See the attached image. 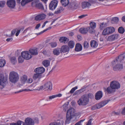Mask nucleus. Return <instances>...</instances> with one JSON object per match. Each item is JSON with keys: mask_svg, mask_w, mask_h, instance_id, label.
<instances>
[{"mask_svg": "<svg viewBox=\"0 0 125 125\" xmlns=\"http://www.w3.org/2000/svg\"><path fill=\"white\" fill-rule=\"evenodd\" d=\"M75 112V110L73 108H70L67 110L66 114L65 124H69L70 122L71 119L74 116L77 115V113Z\"/></svg>", "mask_w": 125, "mask_h": 125, "instance_id": "obj_1", "label": "nucleus"}, {"mask_svg": "<svg viewBox=\"0 0 125 125\" xmlns=\"http://www.w3.org/2000/svg\"><path fill=\"white\" fill-rule=\"evenodd\" d=\"M89 101V99L87 97L86 94H85L81 96L77 103L79 105L85 106L88 103Z\"/></svg>", "mask_w": 125, "mask_h": 125, "instance_id": "obj_2", "label": "nucleus"}, {"mask_svg": "<svg viewBox=\"0 0 125 125\" xmlns=\"http://www.w3.org/2000/svg\"><path fill=\"white\" fill-rule=\"evenodd\" d=\"M9 78L10 82L12 83H16L19 80L18 74L15 72H11L10 73Z\"/></svg>", "mask_w": 125, "mask_h": 125, "instance_id": "obj_3", "label": "nucleus"}, {"mask_svg": "<svg viewBox=\"0 0 125 125\" xmlns=\"http://www.w3.org/2000/svg\"><path fill=\"white\" fill-rule=\"evenodd\" d=\"M110 101V100H107L103 101L98 104H95L92 107L91 109L95 110L99 109L106 104Z\"/></svg>", "mask_w": 125, "mask_h": 125, "instance_id": "obj_4", "label": "nucleus"}, {"mask_svg": "<svg viewBox=\"0 0 125 125\" xmlns=\"http://www.w3.org/2000/svg\"><path fill=\"white\" fill-rule=\"evenodd\" d=\"M115 31V29L113 27H109L105 29L103 31L102 34L104 36L109 35Z\"/></svg>", "mask_w": 125, "mask_h": 125, "instance_id": "obj_5", "label": "nucleus"}, {"mask_svg": "<svg viewBox=\"0 0 125 125\" xmlns=\"http://www.w3.org/2000/svg\"><path fill=\"white\" fill-rule=\"evenodd\" d=\"M7 78L5 77L4 75L2 73H0V85L3 88L6 86L8 83Z\"/></svg>", "mask_w": 125, "mask_h": 125, "instance_id": "obj_6", "label": "nucleus"}, {"mask_svg": "<svg viewBox=\"0 0 125 125\" xmlns=\"http://www.w3.org/2000/svg\"><path fill=\"white\" fill-rule=\"evenodd\" d=\"M31 5L33 7L42 10H44V8L42 4L40 2L39 0H34L31 3Z\"/></svg>", "mask_w": 125, "mask_h": 125, "instance_id": "obj_7", "label": "nucleus"}, {"mask_svg": "<svg viewBox=\"0 0 125 125\" xmlns=\"http://www.w3.org/2000/svg\"><path fill=\"white\" fill-rule=\"evenodd\" d=\"M110 86L112 89H117L120 87V85L118 82L114 81L111 82Z\"/></svg>", "mask_w": 125, "mask_h": 125, "instance_id": "obj_8", "label": "nucleus"}, {"mask_svg": "<svg viewBox=\"0 0 125 125\" xmlns=\"http://www.w3.org/2000/svg\"><path fill=\"white\" fill-rule=\"evenodd\" d=\"M58 2V1L56 0L52 1L49 5L50 9L52 10H55L57 5Z\"/></svg>", "mask_w": 125, "mask_h": 125, "instance_id": "obj_9", "label": "nucleus"}, {"mask_svg": "<svg viewBox=\"0 0 125 125\" xmlns=\"http://www.w3.org/2000/svg\"><path fill=\"white\" fill-rule=\"evenodd\" d=\"M21 55L23 58L28 60L31 58L32 56L29 54V52L27 51H23L21 53Z\"/></svg>", "mask_w": 125, "mask_h": 125, "instance_id": "obj_10", "label": "nucleus"}, {"mask_svg": "<svg viewBox=\"0 0 125 125\" xmlns=\"http://www.w3.org/2000/svg\"><path fill=\"white\" fill-rule=\"evenodd\" d=\"M7 5L10 9H14L16 5L15 1V0H8L7 2Z\"/></svg>", "mask_w": 125, "mask_h": 125, "instance_id": "obj_11", "label": "nucleus"}, {"mask_svg": "<svg viewBox=\"0 0 125 125\" xmlns=\"http://www.w3.org/2000/svg\"><path fill=\"white\" fill-rule=\"evenodd\" d=\"M125 57V56L123 55H120L117 58H116L115 60H114L112 62V64L113 66L117 62L118 63L121 62L123 60H124Z\"/></svg>", "mask_w": 125, "mask_h": 125, "instance_id": "obj_12", "label": "nucleus"}, {"mask_svg": "<svg viewBox=\"0 0 125 125\" xmlns=\"http://www.w3.org/2000/svg\"><path fill=\"white\" fill-rule=\"evenodd\" d=\"M52 85L51 83L49 81L45 83L43 85L44 89H47L51 90L52 89Z\"/></svg>", "mask_w": 125, "mask_h": 125, "instance_id": "obj_13", "label": "nucleus"}, {"mask_svg": "<svg viewBox=\"0 0 125 125\" xmlns=\"http://www.w3.org/2000/svg\"><path fill=\"white\" fill-rule=\"evenodd\" d=\"M45 69L42 67H38L36 68L34 70V72L36 73H38L41 75V74L43 73L45 71Z\"/></svg>", "mask_w": 125, "mask_h": 125, "instance_id": "obj_14", "label": "nucleus"}, {"mask_svg": "<svg viewBox=\"0 0 125 125\" xmlns=\"http://www.w3.org/2000/svg\"><path fill=\"white\" fill-rule=\"evenodd\" d=\"M69 50V47L67 45H63L60 48V52L61 53L66 52H68Z\"/></svg>", "mask_w": 125, "mask_h": 125, "instance_id": "obj_15", "label": "nucleus"}, {"mask_svg": "<svg viewBox=\"0 0 125 125\" xmlns=\"http://www.w3.org/2000/svg\"><path fill=\"white\" fill-rule=\"evenodd\" d=\"M103 93L101 91H99L95 94V99L97 100L100 99L102 97Z\"/></svg>", "mask_w": 125, "mask_h": 125, "instance_id": "obj_16", "label": "nucleus"}, {"mask_svg": "<svg viewBox=\"0 0 125 125\" xmlns=\"http://www.w3.org/2000/svg\"><path fill=\"white\" fill-rule=\"evenodd\" d=\"M118 34H115L109 36L108 38V40L109 41H112L116 39L118 37Z\"/></svg>", "mask_w": 125, "mask_h": 125, "instance_id": "obj_17", "label": "nucleus"}, {"mask_svg": "<svg viewBox=\"0 0 125 125\" xmlns=\"http://www.w3.org/2000/svg\"><path fill=\"white\" fill-rule=\"evenodd\" d=\"M25 122L27 125H34V123L33 120L30 118H26L25 120Z\"/></svg>", "mask_w": 125, "mask_h": 125, "instance_id": "obj_18", "label": "nucleus"}, {"mask_svg": "<svg viewBox=\"0 0 125 125\" xmlns=\"http://www.w3.org/2000/svg\"><path fill=\"white\" fill-rule=\"evenodd\" d=\"M90 29L89 27H87L86 28H82L79 30V32L83 34H86L88 32V29Z\"/></svg>", "mask_w": 125, "mask_h": 125, "instance_id": "obj_19", "label": "nucleus"}, {"mask_svg": "<svg viewBox=\"0 0 125 125\" xmlns=\"http://www.w3.org/2000/svg\"><path fill=\"white\" fill-rule=\"evenodd\" d=\"M29 51L31 55H36L38 54L37 48L31 49Z\"/></svg>", "mask_w": 125, "mask_h": 125, "instance_id": "obj_20", "label": "nucleus"}, {"mask_svg": "<svg viewBox=\"0 0 125 125\" xmlns=\"http://www.w3.org/2000/svg\"><path fill=\"white\" fill-rule=\"evenodd\" d=\"M123 66L122 64H116L113 67V70L115 71L123 69Z\"/></svg>", "mask_w": 125, "mask_h": 125, "instance_id": "obj_21", "label": "nucleus"}, {"mask_svg": "<svg viewBox=\"0 0 125 125\" xmlns=\"http://www.w3.org/2000/svg\"><path fill=\"white\" fill-rule=\"evenodd\" d=\"M82 47L81 44L79 43H77L76 44L75 50L77 52L80 51L82 50Z\"/></svg>", "mask_w": 125, "mask_h": 125, "instance_id": "obj_22", "label": "nucleus"}, {"mask_svg": "<svg viewBox=\"0 0 125 125\" xmlns=\"http://www.w3.org/2000/svg\"><path fill=\"white\" fill-rule=\"evenodd\" d=\"M91 5V4L87 2L84 1L82 3V6L83 9L88 7Z\"/></svg>", "mask_w": 125, "mask_h": 125, "instance_id": "obj_23", "label": "nucleus"}, {"mask_svg": "<svg viewBox=\"0 0 125 125\" xmlns=\"http://www.w3.org/2000/svg\"><path fill=\"white\" fill-rule=\"evenodd\" d=\"M50 61L48 60H45L42 61V63L43 65L45 67H47L50 65Z\"/></svg>", "mask_w": 125, "mask_h": 125, "instance_id": "obj_24", "label": "nucleus"}, {"mask_svg": "<svg viewBox=\"0 0 125 125\" xmlns=\"http://www.w3.org/2000/svg\"><path fill=\"white\" fill-rule=\"evenodd\" d=\"M60 48H56L53 49V53L54 55L57 56L60 53Z\"/></svg>", "mask_w": 125, "mask_h": 125, "instance_id": "obj_25", "label": "nucleus"}, {"mask_svg": "<svg viewBox=\"0 0 125 125\" xmlns=\"http://www.w3.org/2000/svg\"><path fill=\"white\" fill-rule=\"evenodd\" d=\"M98 45L97 42L95 40H93L90 42V45L91 47L93 48L96 47Z\"/></svg>", "mask_w": 125, "mask_h": 125, "instance_id": "obj_26", "label": "nucleus"}, {"mask_svg": "<svg viewBox=\"0 0 125 125\" xmlns=\"http://www.w3.org/2000/svg\"><path fill=\"white\" fill-rule=\"evenodd\" d=\"M33 0H22L21 4L22 6H24L27 3L33 1Z\"/></svg>", "mask_w": 125, "mask_h": 125, "instance_id": "obj_27", "label": "nucleus"}, {"mask_svg": "<svg viewBox=\"0 0 125 125\" xmlns=\"http://www.w3.org/2000/svg\"><path fill=\"white\" fill-rule=\"evenodd\" d=\"M60 1L62 5L64 7L66 6L69 3L68 0H61Z\"/></svg>", "mask_w": 125, "mask_h": 125, "instance_id": "obj_28", "label": "nucleus"}, {"mask_svg": "<svg viewBox=\"0 0 125 125\" xmlns=\"http://www.w3.org/2000/svg\"><path fill=\"white\" fill-rule=\"evenodd\" d=\"M63 8L62 7L60 6L58 8L57 10L55 11L54 12V13L56 14H59L61 13L62 11L63 10Z\"/></svg>", "mask_w": 125, "mask_h": 125, "instance_id": "obj_29", "label": "nucleus"}, {"mask_svg": "<svg viewBox=\"0 0 125 125\" xmlns=\"http://www.w3.org/2000/svg\"><path fill=\"white\" fill-rule=\"evenodd\" d=\"M41 75L38 73H36L34 74L33 77V78L34 80H35L38 78H41Z\"/></svg>", "mask_w": 125, "mask_h": 125, "instance_id": "obj_30", "label": "nucleus"}, {"mask_svg": "<svg viewBox=\"0 0 125 125\" xmlns=\"http://www.w3.org/2000/svg\"><path fill=\"white\" fill-rule=\"evenodd\" d=\"M68 39L67 38L64 37H60L59 39V41L61 42H64V43H65V42L67 41V40Z\"/></svg>", "mask_w": 125, "mask_h": 125, "instance_id": "obj_31", "label": "nucleus"}, {"mask_svg": "<svg viewBox=\"0 0 125 125\" xmlns=\"http://www.w3.org/2000/svg\"><path fill=\"white\" fill-rule=\"evenodd\" d=\"M113 89L110 87H108L107 88L106 90L107 91V93L109 94H112L115 92V91H113Z\"/></svg>", "mask_w": 125, "mask_h": 125, "instance_id": "obj_32", "label": "nucleus"}, {"mask_svg": "<svg viewBox=\"0 0 125 125\" xmlns=\"http://www.w3.org/2000/svg\"><path fill=\"white\" fill-rule=\"evenodd\" d=\"M75 44L73 41H70L68 43V45L71 48H73L74 47Z\"/></svg>", "mask_w": 125, "mask_h": 125, "instance_id": "obj_33", "label": "nucleus"}, {"mask_svg": "<svg viewBox=\"0 0 125 125\" xmlns=\"http://www.w3.org/2000/svg\"><path fill=\"white\" fill-rule=\"evenodd\" d=\"M6 63L5 61L3 59H0V67L4 66Z\"/></svg>", "mask_w": 125, "mask_h": 125, "instance_id": "obj_34", "label": "nucleus"}, {"mask_svg": "<svg viewBox=\"0 0 125 125\" xmlns=\"http://www.w3.org/2000/svg\"><path fill=\"white\" fill-rule=\"evenodd\" d=\"M11 63L13 64H15L17 62L16 58L15 57H12L10 59Z\"/></svg>", "mask_w": 125, "mask_h": 125, "instance_id": "obj_35", "label": "nucleus"}, {"mask_svg": "<svg viewBox=\"0 0 125 125\" xmlns=\"http://www.w3.org/2000/svg\"><path fill=\"white\" fill-rule=\"evenodd\" d=\"M90 26L91 29H94L96 27V23L92 22H91L90 23Z\"/></svg>", "mask_w": 125, "mask_h": 125, "instance_id": "obj_36", "label": "nucleus"}, {"mask_svg": "<svg viewBox=\"0 0 125 125\" xmlns=\"http://www.w3.org/2000/svg\"><path fill=\"white\" fill-rule=\"evenodd\" d=\"M118 32L121 34L125 32V30L122 27H120L118 29Z\"/></svg>", "mask_w": 125, "mask_h": 125, "instance_id": "obj_37", "label": "nucleus"}, {"mask_svg": "<svg viewBox=\"0 0 125 125\" xmlns=\"http://www.w3.org/2000/svg\"><path fill=\"white\" fill-rule=\"evenodd\" d=\"M27 77L26 75H24L21 78V80L22 82L24 83L27 81Z\"/></svg>", "mask_w": 125, "mask_h": 125, "instance_id": "obj_38", "label": "nucleus"}, {"mask_svg": "<svg viewBox=\"0 0 125 125\" xmlns=\"http://www.w3.org/2000/svg\"><path fill=\"white\" fill-rule=\"evenodd\" d=\"M119 21V19L117 17H115L112 18L111 20V22L113 23H116Z\"/></svg>", "mask_w": 125, "mask_h": 125, "instance_id": "obj_39", "label": "nucleus"}, {"mask_svg": "<svg viewBox=\"0 0 125 125\" xmlns=\"http://www.w3.org/2000/svg\"><path fill=\"white\" fill-rule=\"evenodd\" d=\"M86 95L89 99V98L91 99H93L94 98V96L93 94L91 93H89L88 94H86Z\"/></svg>", "mask_w": 125, "mask_h": 125, "instance_id": "obj_40", "label": "nucleus"}, {"mask_svg": "<svg viewBox=\"0 0 125 125\" xmlns=\"http://www.w3.org/2000/svg\"><path fill=\"white\" fill-rule=\"evenodd\" d=\"M49 44L51 46L52 48H53L56 47L57 44L56 42H53L49 43Z\"/></svg>", "mask_w": 125, "mask_h": 125, "instance_id": "obj_41", "label": "nucleus"}, {"mask_svg": "<svg viewBox=\"0 0 125 125\" xmlns=\"http://www.w3.org/2000/svg\"><path fill=\"white\" fill-rule=\"evenodd\" d=\"M106 24L104 23V22L101 23L100 25L99 29L100 30H103Z\"/></svg>", "mask_w": 125, "mask_h": 125, "instance_id": "obj_42", "label": "nucleus"}, {"mask_svg": "<svg viewBox=\"0 0 125 125\" xmlns=\"http://www.w3.org/2000/svg\"><path fill=\"white\" fill-rule=\"evenodd\" d=\"M49 125H61V124L60 122H54L51 123Z\"/></svg>", "mask_w": 125, "mask_h": 125, "instance_id": "obj_43", "label": "nucleus"}, {"mask_svg": "<svg viewBox=\"0 0 125 125\" xmlns=\"http://www.w3.org/2000/svg\"><path fill=\"white\" fill-rule=\"evenodd\" d=\"M32 90H30L29 89H23L21 90H20L19 91H18V92H15V93H20L23 91H27V92H29V91H31Z\"/></svg>", "mask_w": 125, "mask_h": 125, "instance_id": "obj_44", "label": "nucleus"}, {"mask_svg": "<svg viewBox=\"0 0 125 125\" xmlns=\"http://www.w3.org/2000/svg\"><path fill=\"white\" fill-rule=\"evenodd\" d=\"M84 47L86 49L89 46V44L88 42L86 41L84 42L83 43Z\"/></svg>", "mask_w": 125, "mask_h": 125, "instance_id": "obj_45", "label": "nucleus"}, {"mask_svg": "<svg viewBox=\"0 0 125 125\" xmlns=\"http://www.w3.org/2000/svg\"><path fill=\"white\" fill-rule=\"evenodd\" d=\"M41 20H43L46 17V15L44 14H39Z\"/></svg>", "mask_w": 125, "mask_h": 125, "instance_id": "obj_46", "label": "nucleus"}, {"mask_svg": "<svg viewBox=\"0 0 125 125\" xmlns=\"http://www.w3.org/2000/svg\"><path fill=\"white\" fill-rule=\"evenodd\" d=\"M78 88V87L76 86L75 87L73 88L70 91V94H72Z\"/></svg>", "mask_w": 125, "mask_h": 125, "instance_id": "obj_47", "label": "nucleus"}, {"mask_svg": "<svg viewBox=\"0 0 125 125\" xmlns=\"http://www.w3.org/2000/svg\"><path fill=\"white\" fill-rule=\"evenodd\" d=\"M22 57L20 56L18 58V62L19 63H22L24 61V59L22 58Z\"/></svg>", "mask_w": 125, "mask_h": 125, "instance_id": "obj_48", "label": "nucleus"}, {"mask_svg": "<svg viewBox=\"0 0 125 125\" xmlns=\"http://www.w3.org/2000/svg\"><path fill=\"white\" fill-rule=\"evenodd\" d=\"M5 3L6 2L4 1H0V7L3 8L4 7Z\"/></svg>", "mask_w": 125, "mask_h": 125, "instance_id": "obj_49", "label": "nucleus"}, {"mask_svg": "<svg viewBox=\"0 0 125 125\" xmlns=\"http://www.w3.org/2000/svg\"><path fill=\"white\" fill-rule=\"evenodd\" d=\"M90 28V29H88V31L91 33H93L94 32L95 30H94L93 29H91L90 27H88Z\"/></svg>", "mask_w": 125, "mask_h": 125, "instance_id": "obj_50", "label": "nucleus"}, {"mask_svg": "<svg viewBox=\"0 0 125 125\" xmlns=\"http://www.w3.org/2000/svg\"><path fill=\"white\" fill-rule=\"evenodd\" d=\"M21 121H18L17 123H10V125H21Z\"/></svg>", "mask_w": 125, "mask_h": 125, "instance_id": "obj_51", "label": "nucleus"}, {"mask_svg": "<svg viewBox=\"0 0 125 125\" xmlns=\"http://www.w3.org/2000/svg\"><path fill=\"white\" fill-rule=\"evenodd\" d=\"M68 105L66 104H64L63 106V110L64 111H65L68 108Z\"/></svg>", "mask_w": 125, "mask_h": 125, "instance_id": "obj_52", "label": "nucleus"}, {"mask_svg": "<svg viewBox=\"0 0 125 125\" xmlns=\"http://www.w3.org/2000/svg\"><path fill=\"white\" fill-rule=\"evenodd\" d=\"M40 18V16L39 15H37L35 17V20L36 21H39L41 20Z\"/></svg>", "mask_w": 125, "mask_h": 125, "instance_id": "obj_53", "label": "nucleus"}, {"mask_svg": "<svg viewBox=\"0 0 125 125\" xmlns=\"http://www.w3.org/2000/svg\"><path fill=\"white\" fill-rule=\"evenodd\" d=\"M84 120H81L77 123H76L74 125H82L81 123Z\"/></svg>", "mask_w": 125, "mask_h": 125, "instance_id": "obj_54", "label": "nucleus"}, {"mask_svg": "<svg viewBox=\"0 0 125 125\" xmlns=\"http://www.w3.org/2000/svg\"><path fill=\"white\" fill-rule=\"evenodd\" d=\"M112 115H119L120 112H116L115 111H113L112 113Z\"/></svg>", "mask_w": 125, "mask_h": 125, "instance_id": "obj_55", "label": "nucleus"}, {"mask_svg": "<svg viewBox=\"0 0 125 125\" xmlns=\"http://www.w3.org/2000/svg\"><path fill=\"white\" fill-rule=\"evenodd\" d=\"M17 29H14L12 30L11 31V36H13L15 34V32L17 31Z\"/></svg>", "mask_w": 125, "mask_h": 125, "instance_id": "obj_56", "label": "nucleus"}, {"mask_svg": "<svg viewBox=\"0 0 125 125\" xmlns=\"http://www.w3.org/2000/svg\"><path fill=\"white\" fill-rule=\"evenodd\" d=\"M42 52L44 55L46 54L47 53V51L46 50L43 49L42 50Z\"/></svg>", "mask_w": 125, "mask_h": 125, "instance_id": "obj_57", "label": "nucleus"}, {"mask_svg": "<svg viewBox=\"0 0 125 125\" xmlns=\"http://www.w3.org/2000/svg\"><path fill=\"white\" fill-rule=\"evenodd\" d=\"M33 121H34V122L35 123L38 124V122H39L38 119L37 117H35L34 118V120Z\"/></svg>", "mask_w": 125, "mask_h": 125, "instance_id": "obj_58", "label": "nucleus"}, {"mask_svg": "<svg viewBox=\"0 0 125 125\" xmlns=\"http://www.w3.org/2000/svg\"><path fill=\"white\" fill-rule=\"evenodd\" d=\"M80 94L78 90L76 91L73 94V95H75Z\"/></svg>", "mask_w": 125, "mask_h": 125, "instance_id": "obj_59", "label": "nucleus"}, {"mask_svg": "<svg viewBox=\"0 0 125 125\" xmlns=\"http://www.w3.org/2000/svg\"><path fill=\"white\" fill-rule=\"evenodd\" d=\"M88 1L91 3H96L95 0H88Z\"/></svg>", "mask_w": 125, "mask_h": 125, "instance_id": "obj_60", "label": "nucleus"}, {"mask_svg": "<svg viewBox=\"0 0 125 125\" xmlns=\"http://www.w3.org/2000/svg\"><path fill=\"white\" fill-rule=\"evenodd\" d=\"M32 79L31 78H29L28 79L27 81V82L28 83H31L32 82Z\"/></svg>", "mask_w": 125, "mask_h": 125, "instance_id": "obj_61", "label": "nucleus"}, {"mask_svg": "<svg viewBox=\"0 0 125 125\" xmlns=\"http://www.w3.org/2000/svg\"><path fill=\"white\" fill-rule=\"evenodd\" d=\"M92 119H90L88 121V122L86 125H91Z\"/></svg>", "mask_w": 125, "mask_h": 125, "instance_id": "obj_62", "label": "nucleus"}, {"mask_svg": "<svg viewBox=\"0 0 125 125\" xmlns=\"http://www.w3.org/2000/svg\"><path fill=\"white\" fill-rule=\"evenodd\" d=\"M56 97V96L55 95H52V96H49V99L50 100Z\"/></svg>", "mask_w": 125, "mask_h": 125, "instance_id": "obj_63", "label": "nucleus"}, {"mask_svg": "<svg viewBox=\"0 0 125 125\" xmlns=\"http://www.w3.org/2000/svg\"><path fill=\"white\" fill-rule=\"evenodd\" d=\"M121 114L123 115H125V107L123 109Z\"/></svg>", "mask_w": 125, "mask_h": 125, "instance_id": "obj_64", "label": "nucleus"}]
</instances>
